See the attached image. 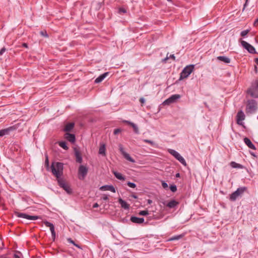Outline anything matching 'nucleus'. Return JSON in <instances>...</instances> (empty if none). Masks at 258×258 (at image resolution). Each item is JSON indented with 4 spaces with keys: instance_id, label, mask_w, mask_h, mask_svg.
Returning a JSON list of instances; mask_svg holds the SVG:
<instances>
[{
    "instance_id": "1",
    "label": "nucleus",
    "mask_w": 258,
    "mask_h": 258,
    "mask_svg": "<svg viewBox=\"0 0 258 258\" xmlns=\"http://www.w3.org/2000/svg\"><path fill=\"white\" fill-rule=\"evenodd\" d=\"M52 174L56 177L57 180L60 178L63 173V164L60 162L53 163L51 166Z\"/></svg>"
},
{
    "instance_id": "2",
    "label": "nucleus",
    "mask_w": 258,
    "mask_h": 258,
    "mask_svg": "<svg viewBox=\"0 0 258 258\" xmlns=\"http://www.w3.org/2000/svg\"><path fill=\"white\" fill-rule=\"evenodd\" d=\"M247 93L251 97H258V81H255L251 87L247 90Z\"/></svg>"
},
{
    "instance_id": "3",
    "label": "nucleus",
    "mask_w": 258,
    "mask_h": 258,
    "mask_svg": "<svg viewBox=\"0 0 258 258\" xmlns=\"http://www.w3.org/2000/svg\"><path fill=\"white\" fill-rule=\"evenodd\" d=\"M194 69V65L186 67L180 73V79L186 78L192 73Z\"/></svg>"
},
{
    "instance_id": "4",
    "label": "nucleus",
    "mask_w": 258,
    "mask_h": 258,
    "mask_svg": "<svg viewBox=\"0 0 258 258\" xmlns=\"http://www.w3.org/2000/svg\"><path fill=\"white\" fill-rule=\"evenodd\" d=\"M245 190L246 187H245L238 188L235 191L230 195V200L232 201H235L239 196H241Z\"/></svg>"
},
{
    "instance_id": "5",
    "label": "nucleus",
    "mask_w": 258,
    "mask_h": 258,
    "mask_svg": "<svg viewBox=\"0 0 258 258\" xmlns=\"http://www.w3.org/2000/svg\"><path fill=\"white\" fill-rule=\"evenodd\" d=\"M57 182L59 185L61 187H62L65 191H66L67 193H71L72 190L71 188L70 187V186L67 182H65L64 180H63L61 178H58V179L57 180Z\"/></svg>"
},
{
    "instance_id": "6",
    "label": "nucleus",
    "mask_w": 258,
    "mask_h": 258,
    "mask_svg": "<svg viewBox=\"0 0 258 258\" xmlns=\"http://www.w3.org/2000/svg\"><path fill=\"white\" fill-rule=\"evenodd\" d=\"M180 98V95L179 94H174L171 96L169 98L165 100L163 104L164 105H170L173 103H174L176 100Z\"/></svg>"
},
{
    "instance_id": "7",
    "label": "nucleus",
    "mask_w": 258,
    "mask_h": 258,
    "mask_svg": "<svg viewBox=\"0 0 258 258\" xmlns=\"http://www.w3.org/2000/svg\"><path fill=\"white\" fill-rule=\"evenodd\" d=\"M256 109V104L254 100H251L248 101V103L246 106V112H253Z\"/></svg>"
},
{
    "instance_id": "8",
    "label": "nucleus",
    "mask_w": 258,
    "mask_h": 258,
    "mask_svg": "<svg viewBox=\"0 0 258 258\" xmlns=\"http://www.w3.org/2000/svg\"><path fill=\"white\" fill-rule=\"evenodd\" d=\"M241 44L242 46L246 49L249 53H256L255 49L254 47L250 45V44L248 43L246 41L244 40L241 41Z\"/></svg>"
},
{
    "instance_id": "9",
    "label": "nucleus",
    "mask_w": 258,
    "mask_h": 258,
    "mask_svg": "<svg viewBox=\"0 0 258 258\" xmlns=\"http://www.w3.org/2000/svg\"><path fill=\"white\" fill-rule=\"evenodd\" d=\"M119 150L120 151V152H121V153L122 154V155L123 156V157L128 161L132 162V163H135V161L134 159H133L130 156V155L126 153L124 150V148L122 146V145L120 144L119 145Z\"/></svg>"
},
{
    "instance_id": "10",
    "label": "nucleus",
    "mask_w": 258,
    "mask_h": 258,
    "mask_svg": "<svg viewBox=\"0 0 258 258\" xmlns=\"http://www.w3.org/2000/svg\"><path fill=\"white\" fill-rule=\"evenodd\" d=\"M87 172V168L83 165H81L79 167L78 171L79 179H83L85 176L86 175Z\"/></svg>"
},
{
    "instance_id": "11",
    "label": "nucleus",
    "mask_w": 258,
    "mask_h": 258,
    "mask_svg": "<svg viewBox=\"0 0 258 258\" xmlns=\"http://www.w3.org/2000/svg\"><path fill=\"white\" fill-rule=\"evenodd\" d=\"M17 216L18 217L25 218L30 220H35L39 219V216H30L25 213H18Z\"/></svg>"
},
{
    "instance_id": "12",
    "label": "nucleus",
    "mask_w": 258,
    "mask_h": 258,
    "mask_svg": "<svg viewBox=\"0 0 258 258\" xmlns=\"http://www.w3.org/2000/svg\"><path fill=\"white\" fill-rule=\"evenodd\" d=\"M237 123L239 125L242 124V121L245 118V115L244 113L240 111H239L237 114Z\"/></svg>"
},
{
    "instance_id": "13",
    "label": "nucleus",
    "mask_w": 258,
    "mask_h": 258,
    "mask_svg": "<svg viewBox=\"0 0 258 258\" xmlns=\"http://www.w3.org/2000/svg\"><path fill=\"white\" fill-rule=\"evenodd\" d=\"M75 155L76 158V161L81 163L82 161V158L80 151L77 148L74 149Z\"/></svg>"
},
{
    "instance_id": "14",
    "label": "nucleus",
    "mask_w": 258,
    "mask_h": 258,
    "mask_svg": "<svg viewBox=\"0 0 258 258\" xmlns=\"http://www.w3.org/2000/svg\"><path fill=\"white\" fill-rule=\"evenodd\" d=\"M45 225L46 226L49 227L50 231L51 232L52 238L54 240L55 236V233L54 227L53 225L48 222H46L45 223Z\"/></svg>"
},
{
    "instance_id": "15",
    "label": "nucleus",
    "mask_w": 258,
    "mask_h": 258,
    "mask_svg": "<svg viewBox=\"0 0 258 258\" xmlns=\"http://www.w3.org/2000/svg\"><path fill=\"white\" fill-rule=\"evenodd\" d=\"M244 142L248 146V148L253 150L256 149L255 146L251 143V142L248 138H245L244 139Z\"/></svg>"
},
{
    "instance_id": "16",
    "label": "nucleus",
    "mask_w": 258,
    "mask_h": 258,
    "mask_svg": "<svg viewBox=\"0 0 258 258\" xmlns=\"http://www.w3.org/2000/svg\"><path fill=\"white\" fill-rule=\"evenodd\" d=\"M101 190H110L113 192H115L114 187L112 185H104L100 188Z\"/></svg>"
},
{
    "instance_id": "17",
    "label": "nucleus",
    "mask_w": 258,
    "mask_h": 258,
    "mask_svg": "<svg viewBox=\"0 0 258 258\" xmlns=\"http://www.w3.org/2000/svg\"><path fill=\"white\" fill-rule=\"evenodd\" d=\"M131 220L133 223L141 224L144 222V219L143 218H138L136 217H132Z\"/></svg>"
},
{
    "instance_id": "18",
    "label": "nucleus",
    "mask_w": 258,
    "mask_h": 258,
    "mask_svg": "<svg viewBox=\"0 0 258 258\" xmlns=\"http://www.w3.org/2000/svg\"><path fill=\"white\" fill-rule=\"evenodd\" d=\"M123 122H125V123H127L128 125H131L133 128L134 132L136 134H139V129L136 124H135L133 122H132L130 121H127V120H124Z\"/></svg>"
},
{
    "instance_id": "19",
    "label": "nucleus",
    "mask_w": 258,
    "mask_h": 258,
    "mask_svg": "<svg viewBox=\"0 0 258 258\" xmlns=\"http://www.w3.org/2000/svg\"><path fill=\"white\" fill-rule=\"evenodd\" d=\"M108 73H105L102 74L95 79V82L96 83H99L102 82L108 76Z\"/></svg>"
},
{
    "instance_id": "20",
    "label": "nucleus",
    "mask_w": 258,
    "mask_h": 258,
    "mask_svg": "<svg viewBox=\"0 0 258 258\" xmlns=\"http://www.w3.org/2000/svg\"><path fill=\"white\" fill-rule=\"evenodd\" d=\"M65 138L70 141V142L73 143L75 141V137L73 134L66 133L65 134Z\"/></svg>"
},
{
    "instance_id": "21",
    "label": "nucleus",
    "mask_w": 258,
    "mask_h": 258,
    "mask_svg": "<svg viewBox=\"0 0 258 258\" xmlns=\"http://www.w3.org/2000/svg\"><path fill=\"white\" fill-rule=\"evenodd\" d=\"M118 202L121 205V207L124 209H128L130 207V205L127 204L126 202L122 200L121 198L118 199Z\"/></svg>"
},
{
    "instance_id": "22",
    "label": "nucleus",
    "mask_w": 258,
    "mask_h": 258,
    "mask_svg": "<svg viewBox=\"0 0 258 258\" xmlns=\"http://www.w3.org/2000/svg\"><path fill=\"white\" fill-rule=\"evenodd\" d=\"M217 59L220 61H223L225 63H229L230 62V59L224 56H220L217 57Z\"/></svg>"
},
{
    "instance_id": "23",
    "label": "nucleus",
    "mask_w": 258,
    "mask_h": 258,
    "mask_svg": "<svg viewBox=\"0 0 258 258\" xmlns=\"http://www.w3.org/2000/svg\"><path fill=\"white\" fill-rule=\"evenodd\" d=\"M105 151H106V149H105V144H101L99 148V153L103 156H105V155H106Z\"/></svg>"
},
{
    "instance_id": "24",
    "label": "nucleus",
    "mask_w": 258,
    "mask_h": 258,
    "mask_svg": "<svg viewBox=\"0 0 258 258\" xmlns=\"http://www.w3.org/2000/svg\"><path fill=\"white\" fill-rule=\"evenodd\" d=\"M74 126V123H69L67 124H66L64 128V131L66 132H70L71 131Z\"/></svg>"
},
{
    "instance_id": "25",
    "label": "nucleus",
    "mask_w": 258,
    "mask_h": 258,
    "mask_svg": "<svg viewBox=\"0 0 258 258\" xmlns=\"http://www.w3.org/2000/svg\"><path fill=\"white\" fill-rule=\"evenodd\" d=\"M11 128H6L0 131V137H3L5 135H8Z\"/></svg>"
},
{
    "instance_id": "26",
    "label": "nucleus",
    "mask_w": 258,
    "mask_h": 258,
    "mask_svg": "<svg viewBox=\"0 0 258 258\" xmlns=\"http://www.w3.org/2000/svg\"><path fill=\"white\" fill-rule=\"evenodd\" d=\"M113 174L114 176L118 179L119 180H124L125 179L124 177L122 176V175L116 171H113Z\"/></svg>"
},
{
    "instance_id": "27",
    "label": "nucleus",
    "mask_w": 258,
    "mask_h": 258,
    "mask_svg": "<svg viewBox=\"0 0 258 258\" xmlns=\"http://www.w3.org/2000/svg\"><path fill=\"white\" fill-rule=\"evenodd\" d=\"M178 204V202H176L175 201H171L169 202L167 206L170 208H173L175 206H176Z\"/></svg>"
},
{
    "instance_id": "28",
    "label": "nucleus",
    "mask_w": 258,
    "mask_h": 258,
    "mask_svg": "<svg viewBox=\"0 0 258 258\" xmlns=\"http://www.w3.org/2000/svg\"><path fill=\"white\" fill-rule=\"evenodd\" d=\"M177 160L184 166H186L187 165L185 160L181 156Z\"/></svg>"
},
{
    "instance_id": "29",
    "label": "nucleus",
    "mask_w": 258,
    "mask_h": 258,
    "mask_svg": "<svg viewBox=\"0 0 258 258\" xmlns=\"http://www.w3.org/2000/svg\"><path fill=\"white\" fill-rule=\"evenodd\" d=\"M59 145L63 149L65 150H67L68 149V147L67 146V144L64 142H60L59 143Z\"/></svg>"
},
{
    "instance_id": "30",
    "label": "nucleus",
    "mask_w": 258,
    "mask_h": 258,
    "mask_svg": "<svg viewBox=\"0 0 258 258\" xmlns=\"http://www.w3.org/2000/svg\"><path fill=\"white\" fill-rule=\"evenodd\" d=\"M182 237L181 235H177V236H174L170 238L169 240V241H173V240H178L180 238H181Z\"/></svg>"
},
{
    "instance_id": "31",
    "label": "nucleus",
    "mask_w": 258,
    "mask_h": 258,
    "mask_svg": "<svg viewBox=\"0 0 258 258\" xmlns=\"http://www.w3.org/2000/svg\"><path fill=\"white\" fill-rule=\"evenodd\" d=\"M168 152L171 154L172 155H173L174 157H175V156L177 154V152H176V151L173 150V149H168Z\"/></svg>"
},
{
    "instance_id": "32",
    "label": "nucleus",
    "mask_w": 258,
    "mask_h": 258,
    "mask_svg": "<svg viewBox=\"0 0 258 258\" xmlns=\"http://www.w3.org/2000/svg\"><path fill=\"white\" fill-rule=\"evenodd\" d=\"M143 142L148 143V144H150L152 146H155V144L154 143V142L149 140L144 139V140H143Z\"/></svg>"
},
{
    "instance_id": "33",
    "label": "nucleus",
    "mask_w": 258,
    "mask_h": 258,
    "mask_svg": "<svg viewBox=\"0 0 258 258\" xmlns=\"http://www.w3.org/2000/svg\"><path fill=\"white\" fill-rule=\"evenodd\" d=\"M249 31L248 30H244V31H242L241 32V36L242 37H244L248 34Z\"/></svg>"
},
{
    "instance_id": "34",
    "label": "nucleus",
    "mask_w": 258,
    "mask_h": 258,
    "mask_svg": "<svg viewBox=\"0 0 258 258\" xmlns=\"http://www.w3.org/2000/svg\"><path fill=\"white\" fill-rule=\"evenodd\" d=\"M127 184L129 187L132 188H135L136 187V185L135 183L131 182H128Z\"/></svg>"
},
{
    "instance_id": "35",
    "label": "nucleus",
    "mask_w": 258,
    "mask_h": 258,
    "mask_svg": "<svg viewBox=\"0 0 258 258\" xmlns=\"http://www.w3.org/2000/svg\"><path fill=\"white\" fill-rule=\"evenodd\" d=\"M148 214V211H141L139 213L140 215H143L145 216Z\"/></svg>"
},
{
    "instance_id": "36",
    "label": "nucleus",
    "mask_w": 258,
    "mask_h": 258,
    "mask_svg": "<svg viewBox=\"0 0 258 258\" xmlns=\"http://www.w3.org/2000/svg\"><path fill=\"white\" fill-rule=\"evenodd\" d=\"M231 165L234 168L239 167L240 166L239 164H237L234 162H232L231 163Z\"/></svg>"
},
{
    "instance_id": "37",
    "label": "nucleus",
    "mask_w": 258,
    "mask_h": 258,
    "mask_svg": "<svg viewBox=\"0 0 258 258\" xmlns=\"http://www.w3.org/2000/svg\"><path fill=\"white\" fill-rule=\"evenodd\" d=\"M170 190L172 192H175L177 190V188H176V186L175 185H171V186H170Z\"/></svg>"
},
{
    "instance_id": "38",
    "label": "nucleus",
    "mask_w": 258,
    "mask_h": 258,
    "mask_svg": "<svg viewBox=\"0 0 258 258\" xmlns=\"http://www.w3.org/2000/svg\"><path fill=\"white\" fill-rule=\"evenodd\" d=\"M40 34L43 36H44L45 37H48V35L47 34V33L45 31H42L40 32Z\"/></svg>"
},
{
    "instance_id": "39",
    "label": "nucleus",
    "mask_w": 258,
    "mask_h": 258,
    "mask_svg": "<svg viewBox=\"0 0 258 258\" xmlns=\"http://www.w3.org/2000/svg\"><path fill=\"white\" fill-rule=\"evenodd\" d=\"M169 58H171L173 60H175V57L174 54H170L169 57L168 56H167L166 58L165 59V60H167Z\"/></svg>"
},
{
    "instance_id": "40",
    "label": "nucleus",
    "mask_w": 258,
    "mask_h": 258,
    "mask_svg": "<svg viewBox=\"0 0 258 258\" xmlns=\"http://www.w3.org/2000/svg\"><path fill=\"white\" fill-rule=\"evenodd\" d=\"M119 13L120 14L125 13H126V10L124 8H119Z\"/></svg>"
},
{
    "instance_id": "41",
    "label": "nucleus",
    "mask_w": 258,
    "mask_h": 258,
    "mask_svg": "<svg viewBox=\"0 0 258 258\" xmlns=\"http://www.w3.org/2000/svg\"><path fill=\"white\" fill-rule=\"evenodd\" d=\"M120 132H121V130L119 129V128H117V129L114 130V135H117V134H118V133H119Z\"/></svg>"
},
{
    "instance_id": "42",
    "label": "nucleus",
    "mask_w": 258,
    "mask_h": 258,
    "mask_svg": "<svg viewBox=\"0 0 258 258\" xmlns=\"http://www.w3.org/2000/svg\"><path fill=\"white\" fill-rule=\"evenodd\" d=\"M45 164L47 166H48V164H49V161H48V158L47 155H46V156H45Z\"/></svg>"
},
{
    "instance_id": "43",
    "label": "nucleus",
    "mask_w": 258,
    "mask_h": 258,
    "mask_svg": "<svg viewBox=\"0 0 258 258\" xmlns=\"http://www.w3.org/2000/svg\"><path fill=\"white\" fill-rule=\"evenodd\" d=\"M6 49L5 47L2 48L0 50V55H3V54L6 51Z\"/></svg>"
},
{
    "instance_id": "44",
    "label": "nucleus",
    "mask_w": 258,
    "mask_h": 258,
    "mask_svg": "<svg viewBox=\"0 0 258 258\" xmlns=\"http://www.w3.org/2000/svg\"><path fill=\"white\" fill-rule=\"evenodd\" d=\"M162 185L163 187L164 188L168 187V184L165 182H162Z\"/></svg>"
},
{
    "instance_id": "45",
    "label": "nucleus",
    "mask_w": 258,
    "mask_h": 258,
    "mask_svg": "<svg viewBox=\"0 0 258 258\" xmlns=\"http://www.w3.org/2000/svg\"><path fill=\"white\" fill-rule=\"evenodd\" d=\"M68 241L69 242H70V243H71L74 244L75 245H76V246H77V247H80L79 245H78L77 244H75L74 242V241H73L71 239H70V238L68 239Z\"/></svg>"
},
{
    "instance_id": "46",
    "label": "nucleus",
    "mask_w": 258,
    "mask_h": 258,
    "mask_svg": "<svg viewBox=\"0 0 258 258\" xmlns=\"http://www.w3.org/2000/svg\"><path fill=\"white\" fill-rule=\"evenodd\" d=\"M102 199L105 201L107 200L108 199V196L105 195H103V196L102 197Z\"/></svg>"
},
{
    "instance_id": "47",
    "label": "nucleus",
    "mask_w": 258,
    "mask_h": 258,
    "mask_svg": "<svg viewBox=\"0 0 258 258\" xmlns=\"http://www.w3.org/2000/svg\"><path fill=\"white\" fill-rule=\"evenodd\" d=\"M145 100L143 98H141L140 99V102L142 103V105L145 103Z\"/></svg>"
},
{
    "instance_id": "48",
    "label": "nucleus",
    "mask_w": 258,
    "mask_h": 258,
    "mask_svg": "<svg viewBox=\"0 0 258 258\" xmlns=\"http://www.w3.org/2000/svg\"><path fill=\"white\" fill-rule=\"evenodd\" d=\"M180 156L181 155L178 153H177L174 157L177 160Z\"/></svg>"
},
{
    "instance_id": "49",
    "label": "nucleus",
    "mask_w": 258,
    "mask_h": 258,
    "mask_svg": "<svg viewBox=\"0 0 258 258\" xmlns=\"http://www.w3.org/2000/svg\"><path fill=\"white\" fill-rule=\"evenodd\" d=\"M99 207V205H98V204L97 203H95V204H94L93 205V207L94 208H97V207Z\"/></svg>"
},
{
    "instance_id": "50",
    "label": "nucleus",
    "mask_w": 258,
    "mask_h": 258,
    "mask_svg": "<svg viewBox=\"0 0 258 258\" xmlns=\"http://www.w3.org/2000/svg\"><path fill=\"white\" fill-rule=\"evenodd\" d=\"M254 25L255 26H256L257 25H258V18L254 22Z\"/></svg>"
},
{
    "instance_id": "51",
    "label": "nucleus",
    "mask_w": 258,
    "mask_h": 258,
    "mask_svg": "<svg viewBox=\"0 0 258 258\" xmlns=\"http://www.w3.org/2000/svg\"><path fill=\"white\" fill-rule=\"evenodd\" d=\"M250 154H251L252 156H253V157H256V156L255 155V154L254 153H253V152H250Z\"/></svg>"
},
{
    "instance_id": "52",
    "label": "nucleus",
    "mask_w": 258,
    "mask_h": 258,
    "mask_svg": "<svg viewBox=\"0 0 258 258\" xmlns=\"http://www.w3.org/2000/svg\"><path fill=\"white\" fill-rule=\"evenodd\" d=\"M23 46L24 47H26V48H27V47H28V45H27V44L26 43H24L23 44Z\"/></svg>"
},
{
    "instance_id": "53",
    "label": "nucleus",
    "mask_w": 258,
    "mask_h": 258,
    "mask_svg": "<svg viewBox=\"0 0 258 258\" xmlns=\"http://www.w3.org/2000/svg\"><path fill=\"white\" fill-rule=\"evenodd\" d=\"M148 203L149 204H151V203H152V201L151 200H148Z\"/></svg>"
},
{
    "instance_id": "54",
    "label": "nucleus",
    "mask_w": 258,
    "mask_h": 258,
    "mask_svg": "<svg viewBox=\"0 0 258 258\" xmlns=\"http://www.w3.org/2000/svg\"><path fill=\"white\" fill-rule=\"evenodd\" d=\"M14 258H20L18 255L15 254L14 256Z\"/></svg>"
},
{
    "instance_id": "55",
    "label": "nucleus",
    "mask_w": 258,
    "mask_h": 258,
    "mask_svg": "<svg viewBox=\"0 0 258 258\" xmlns=\"http://www.w3.org/2000/svg\"><path fill=\"white\" fill-rule=\"evenodd\" d=\"M255 62L256 63V64L258 66V58H256L255 59Z\"/></svg>"
},
{
    "instance_id": "56",
    "label": "nucleus",
    "mask_w": 258,
    "mask_h": 258,
    "mask_svg": "<svg viewBox=\"0 0 258 258\" xmlns=\"http://www.w3.org/2000/svg\"><path fill=\"white\" fill-rule=\"evenodd\" d=\"M248 0H246V2H245V4H244V8L245 7L246 5H247V2H248Z\"/></svg>"
},
{
    "instance_id": "57",
    "label": "nucleus",
    "mask_w": 258,
    "mask_h": 258,
    "mask_svg": "<svg viewBox=\"0 0 258 258\" xmlns=\"http://www.w3.org/2000/svg\"><path fill=\"white\" fill-rule=\"evenodd\" d=\"M179 176H180V174L179 173H177L176 174V177H179Z\"/></svg>"
},
{
    "instance_id": "58",
    "label": "nucleus",
    "mask_w": 258,
    "mask_h": 258,
    "mask_svg": "<svg viewBox=\"0 0 258 258\" xmlns=\"http://www.w3.org/2000/svg\"><path fill=\"white\" fill-rule=\"evenodd\" d=\"M167 1H169V2H170V1H171V0H167Z\"/></svg>"
}]
</instances>
